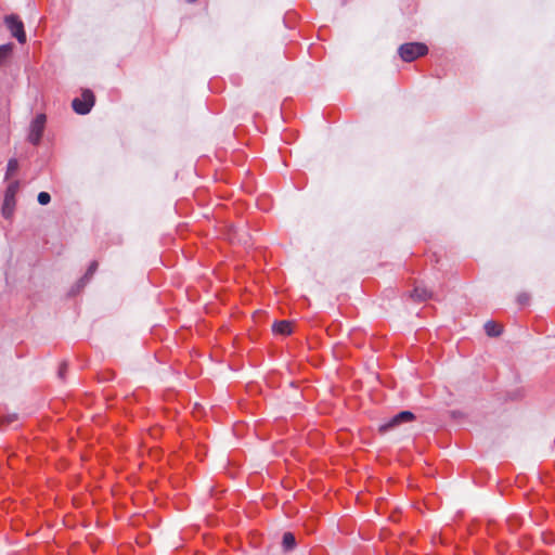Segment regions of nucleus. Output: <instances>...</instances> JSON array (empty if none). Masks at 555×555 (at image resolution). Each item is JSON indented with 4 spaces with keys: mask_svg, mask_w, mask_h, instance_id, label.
Instances as JSON below:
<instances>
[{
    "mask_svg": "<svg viewBox=\"0 0 555 555\" xmlns=\"http://www.w3.org/2000/svg\"><path fill=\"white\" fill-rule=\"evenodd\" d=\"M427 46L420 42L404 43L399 48V55L404 62H412L417 57L427 54Z\"/></svg>",
    "mask_w": 555,
    "mask_h": 555,
    "instance_id": "nucleus-1",
    "label": "nucleus"
},
{
    "mask_svg": "<svg viewBox=\"0 0 555 555\" xmlns=\"http://www.w3.org/2000/svg\"><path fill=\"white\" fill-rule=\"evenodd\" d=\"M18 191V182H11L4 193V199L2 205V215L5 219H10L15 208V195Z\"/></svg>",
    "mask_w": 555,
    "mask_h": 555,
    "instance_id": "nucleus-2",
    "label": "nucleus"
},
{
    "mask_svg": "<svg viewBox=\"0 0 555 555\" xmlns=\"http://www.w3.org/2000/svg\"><path fill=\"white\" fill-rule=\"evenodd\" d=\"M46 121L47 118L44 114L37 115L35 119L31 121L28 133V141L31 144L38 145L40 143Z\"/></svg>",
    "mask_w": 555,
    "mask_h": 555,
    "instance_id": "nucleus-3",
    "label": "nucleus"
},
{
    "mask_svg": "<svg viewBox=\"0 0 555 555\" xmlns=\"http://www.w3.org/2000/svg\"><path fill=\"white\" fill-rule=\"evenodd\" d=\"M94 104V95L90 90L82 92L81 98H76L72 102L73 109L80 115L88 114Z\"/></svg>",
    "mask_w": 555,
    "mask_h": 555,
    "instance_id": "nucleus-4",
    "label": "nucleus"
},
{
    "mask_svg": "<svg viewBox=\"0 0 555 555\" xmlns=\"http://www.w3.org/2000/svg\"><path fill=\"white\" fill-rule=\"evenodd\" d=\"M4 21L12 36L15 37L20 43H25L26 34L23 22L16 15H8Z\"/></svg>",
    "mask_w": 555,
    "mask_h": 555,
    "instance_id": "nucleus-5",
    "label": "nucleus"
},
{
    "mask_svg": "<svg viewBox=\"0 0 555 555\" xmlns=\"http://www.w3.org/2000/svg\"><path fill=\"white\" fill-rule=\"evenodd\" d=\"M415 418L414 414L410 411H402L392 416L387 423L383 424L379 428L380 431H387L400 424L412 422Z\"/></svg>",
    "mask_w": 555,
    "mask_h": 555,
    "instance_id": "nucleus-6",
    "label": "nucleus"
},
{
    "mask_svg": "<svg viewBox=\"0 0 555 555\" xmlns=\"http://www.w3.org/2000/svg\"><path fill=\"white\" fill-rule=\"evenodd\" d=\"M411 297L416 301H424L431 297V293L425 286L416 285Z\"/></svg>",
    "mask_w": 555,
    "mask_h": 555,
    "instance_id": "nucleus-7",
    "label": "nucleus"
},
{
    "mask_svg": "<svg viewBox=\"0 0 555 555\" xmlns=\"http://www.w3.org/2000/svg\"><path fill=\"white\" fill-rule=\"evenodd\" d=\"M273 332L281 335H289L292 333V323L289 321H279L273 324Z\"/></svg>",
    "mask_w": 555,
    "mask_h": 555,
    "instance_id": "nucleus-8",
    "label": "nucleus"
},
{
    "mask_svg": "<svg viewBox=\"0 0 555 555\" xmlns=\"http://www.w3.org/2000/svg\"><path fill=\"white\" fill-rule=\"evenodd\" d=\"M485 331H486L488 336L496 337V336H499L502 333V327H501L500 324H498V323H495L493 321H488L485 324Z\"/></svg>",
    "mask_w": 555,
    "mask_h": 555,
    "instance_id": "nucleus-9",
    "label": "nucleus"
},
{
    "mask_svg": "<svg viewBox=\"0 0 555 555\" xmlns=\"http://www.w3.org/2000/svg\"><path fill=\"white\" fill-rule=\"evenodd\" d=\"M296 544L295 537L291 532H285L283 535V546L285 550H292Z\"/></svg>",
    "mask_w": 555,
    "mask_h": 555,
    "instance_id": "nucleus-10",
    "label": "nucleus"
},
{
    "mask_svg": "<svg viewBox=\"0 0 555 555\" xmlns=\"http://www.w3.org/2000/svg\"><path fill=\"white\" fill-rule=\"evenodd\" d=\"M13 46L11 43L0 46V63L11 54Z\"/></svg>",
    "mask_w": 555,
    "mask_h": 555,
    "instance_id": "nucleus-11",
    "label": "nucleus"
},
{
    "mask_svg": "<svg viewBox=\"0 0 555 555\" xmlns=\"http://www.w3.org/2000/svg\"><path fill=\"white\" fill-rule=\"evenodd\" d=\"M96 269H98V262L96 261L91 262L88 268L87 273L81 279V282L86 283L92 276V274L96 271Z\"/></svg>",
    "mask_w": 555,
    "mask_h": 555,
    "instance_id": "nucleus-12",
    "label": "nucleus"
},
{
    "mask_svg": "<svg viewBox=\"0 0 555 555\" xmlns=\"http://www.w3.org/2000/svg\"><path fill=\"white\" fill-rule=\"evenodd\" d=\"M18 169V162L14 158L10 159L7 168V177L12 176Z\"/></svg>",
    "mask_w": 555,
    "mask_h": 555,
    "instance_id": "nucleus-13",
    "label": "nucleus"
},
{
    "mask_svg": "<svg viewBox=\"0 0 555 555\" xmlns=\"http://www.w3.org/2000/svg\"><path fill=\"white\" fill-rule=\"evenodd\" d=\"M51 201V196L48 192H40L38 194V202L40 205H48Z\"/></svg>",
    "mask_w": 555,
    "mask_h": 555,
    "instance_id": "nucleus-14",
    "label": "nucleus"
},
{
    "mask_svg": "<svg viewBox=\"0 0 555 555\" xmlns=\"http://www.w3.org/2000/svg\"><path fill=\"white\" fill-rule=\"evenodd\" d=\"M517 301L519 305L525 306L529 302V296L527 294H520L517 297Z\"/></svg>",
    "mask_w": 555,
    "mask_h": 555,
    "instance_id": "nucleus-15",
    "label": "nucleus"
}]
</instances>
